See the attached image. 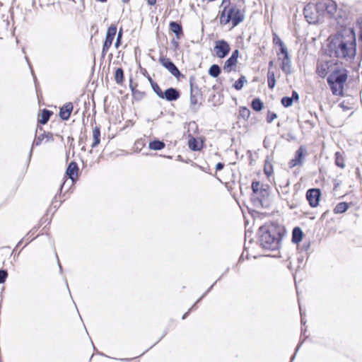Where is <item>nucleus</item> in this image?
<instances>
[{"mask_svg": "<svg viewBox=\"0 0 362 362\" xmlns=\"http://www.w3.org/2000/svg\"><path fill=\"white\" fill-rule=\"evenodd\" d=\"M337 4L333 0H320L317 4H308L303 10L304 16L309 24L320 23L325 15L334 16Z\"/></svg>", "mask_w": 362, "mask_h": 362, "instance_id": "nucleus-1", "label": "nucleus"}, {"mask_svg": "<svg viewBox=\"0 0 362 362\" xmlns=\"http://www.w3.org/2000/svg\"><path fill=\"white\" fill-rule=\"evenodd\" d=\"M284 229L278 224L271 223L259 228V243L262 248L276 251L280 248Z\"/></svg>", "mask_w": 362, "mask_h": 362, "instance_id": "nucleus-2", "label": "nucleus"}, {"mask_svg": "<svg viewBox=\"0 0 362 362\" xmlns=\"http://www.w3.org/2000/svg\"><path fill=\"white\" fill-rule=\"evenodd\" d=\"M337 59H331L318 65L317 73L321 77L327 76V83L335 95H339V65Z\"/></svg>", "mask_w": 362, "mask_h": 362, "instance_id": "nucleus-3", "label": "nucleus"}, {"mask_svg": "<svg viewBox=\"0 0 362 362\" xmlns=\"http://www.w3.org/2000/svg\"><path fill=\"white\" fill-rule=\"evenodd\" d=\"M356 54V37L354 28L341 25V57L352 59Z\"/></svg>", "mask_w": 362, "mask_h": 362, "instance_id": "nucleus-4", "label": "nucleus"}, {"mask_svg": "<svg viewBox=\"0 0 362 362\" xmlns=\"http://www.w3.org/2000/svg\"><path fill=\"white\" fill-rule=\"evenodd\" d=\"M252 200L257 206L267 209L270 205L269 186L259 181H253L252 183Z\"/></svg>", "mask_w": 362, "mask_h": 362, "instance_id": "nucleus-5", "label": "nucleus"}, {"mask_svg": "<svg viewBox=\"0 0 362 362\" xmlns=\"http://www.w3.org/2000/svg\"><path fill=\"white\" fill-rule=\"evenodd\" d=\"M339 31H337L334 36H329L327 39V45L325 49V54L332 59L339 60Z\"/></svg>", "mask_w": 362, "mask_h": 362, "instance_id": "nucleus-6", "label": "nucleus"}, {"mask_svg": "<svg viewBox=\"0 0 362 362\" xmlns=\"http://www.w3.org/2000/svg\"><path fill=\"white\" fill-rule=\"evenodd\" d=\"M190 86V109L193 112H197L199 107V100L202 99V94L200 89L194 83V79H189Z\"/></svg>", "mask_w": 362, "mask_h": 362, "instance_id": "nucleus-7", "label": "nucleus"}, {"mask_svg": "<svg viewBox=\"0 0 362 362\" xmlns=\"http://www.w3.org/2000/svg\"><path fill=\"white\" fill-rule=\"evenodd\" d=\"M214 50L217 57L223 59L229 54L230 47L227 41L225 40H219L215 42Z\"/></svg>", "mask_w": 362, "mask_h": 362, "instance_id": "nucleus-8", "label": "nucleus"}, {"mask_svg": "<svg viewBox=\"0 0 362 362\" xmlns=\"http://www.w3.org/2000/svg\"><path fill=\"white\" fill-rule=\"evenodd\" d=\"M36 134H37V130L36 131ZM43 140H45L46 142L54 141L53 134L51 132H46L45 131H43L42 133L36 134L35 139L33 141V145H32L31 148L29 152V158H30L32 156L33 146L35 145L40 146L42 144Z\"/></svg>", "mask_w": 362, "mask_h": 362, "instance_id": "nucleus-9", "label": "nucleus"}, {"mask_svg": "<svg viewBox=\"0 0 362 362\" xmlns=\"http://www.w3.org/2000/svg\"><path fill=\"white\" fill-rule=\"evenodd\" d=\"M321 192L320 189L312 188L307 191L306 199L311 207H316L319 204Z\"/></svg>", "mask_w": 362, "mask_h": 362, "instance_id": "nucleus-10", "label": "nucleus"}, {"mask_svg": "<svg viewBox=\"0 0 362 362\" xmlns=\"http://www.w3.org/2000/svg\"><path fill=\"white\" fill-rule=\"evenodd\" d=\"M356 98L351 95L346 96L344 99L341 101V108L342 109V111L344 112L350 111L348 117H350L354 112V110L356 109Z\"/></svg>", "mask_w": 362, "mask_h": 362, "instance_id": "nucleus-11", "label": "nucleus"}, {"mask_svg": "<svg viewBox=\"0 0 362 362\" xmlns=\"http://www.w3.org/2000/svg\"><path fill=\"white\" fill-rule=\"evenodd\" d=\"M159 62L175 77L178 78L180 76V71L170 59L165 57H160Z\"/></svg>", "mask_w": 362, "mask_h": 362, "instance_id": "nucleus-12", "label": "nucleus"}, {"mask_svg": "<svg viewBox=\"0 0 362 362\" xmlns=\"http://www.w3.org/2000/svg\"><path fill=\"white\" fill-rule=\"evenodd\" d=\"M228 17H230V21H231L233 27L237 26L244 20V16L241 13L240 10L235 8L231 7L228 10Z\"/></svg>", "mask_w": 362, "mask_h": 362, "instance_id": "nucleus-13", "label": "nucleus"}, {"mask_svg": "<svg viewBox=\"0 0 362 362\" xmlns=\"http://www.w3.org/2000/svg\"><path fill=\"white\" fill-rule=\"evenodd\" d=\"M356 12V9L353 6L341 4V20H351Z\"/></svg>", "mask_w": 362, "mask_h": 362, "instance_id": "nucleus-14", "label": "nucleus"}, {"mask_svg": "<svg viewBox=\"0 0 362 362\" xmlns=\"http://www.w3.org/2000/svg\"><path fill=\"white\" fill-rule=\"evenodd\" d=\"M305 154V150L303 146H300L296 152L294 158L291 159L289 162V167L291 168L297 165H303V158Z\"/></svg>", "mask_w": 362, "mask_h": 362, "instance_id": "nucleus-15", "label": "nucleus"}, {"mask_svg": "<svg viewBox=\"0 0 362 362\" xmlns=\"http://www.w3.org/2000/svg\"><path fill=\"white\" fill-rule=\"evenodd\" d=\"M180 95V92L176 88H168L163 93V98H161L171 102L177 100Z\"/></svg>", "mask_w": 362, "mask_h": 362, "instance_id": "nucleus-16", "label": "nucleus"}, {"mask_svg": "<svg viewBox=\"0 0 362 362\" xmlns=\"http://www.w3.org/2000/svg\"><path fill=\"white\" fill-rule=\"evenodd\" d=\"M73 110V104L67 103L64 104L59 110V117L62 120H68Z\"/></svg>", "mask_w": 362, "mask_h": 362, "instance_id": "nucleus-17", "label": "nucleus"}, {"mask_svg": "<svg viewBox=\"0 0 362 362\" xmlns=\"http://www.w3.org/2000/svg\"><path fill=\"white\" fill-rule=\"evenodd\" d=\"M78 167L76 162H71L66 169V175L74 182L78 177Z\"/></svg>", "mask_w": 362, "mask_h": 362, "instance_id": "nucleus-18", "label": "nucleus"}, {"mask_svg": "<svg viewBox=\"0 0 362 362\" xmlns=\"http://www.w3.org/2000/svg\"><path fill=\"white\" fill-rule=\"evenodd\" d=\"M281 69L282 71L286 74H291V59L290 56H284L281 61Z\"/></svg>", "mask_w": 362, "mask_h": 362, "instance_id": "nucleus-19", "label": "nucleus"}, {"mask_svg": "<svg viewBox=\"0 0 362 362\" xmlns=\"http://www.w3.org/2000/svg\"><path fill=\"white\" fill-rule=\"evenodd\" d=\"M170 30L175 33L176 37L180 39L183 34L182 27L181 24L176 21H171L169 25Z\"/></svg>", "mask_w": 362, "mask_h": 362, "instance_id": "nucleus-20", "label": "nucleus"}, {"mask_svg": "<svg viewBox=\"0 0 362 362\" xmlns=\"http://www.w3.org/2000/svg\"><path fill=\"white\" fill-rule=\"evenodd\" d=\"M116 33H117V26L115 24H112L107 28L105 42L112 45Z\"/></svg>", "mask_w": 362, "mask_h": 362, "instance_id": "nucleus-21", "label": "nucleus"}, {"mask_svg": "<svg viewBox=\"0 0 362 362\" xmlns=\"http://www.w3.org/2000/svg\"><path fill=\"white\" fill-rule=\"evenodd\" d=\"M303 231L299 227H295L292 231V242L293 243H298L302 240Z\"/></svg>", "mask_w": 362, "mask_h": 362, "instance_id": "nucleus-22", "label": "nucleus"}, {"mask_svg": "<svg viewBox=\"0 0 362 362\" xmlns=\"http://www.w3.org/2000/svg\"><path fill=\"white\" fill-rule=\"evenodd\" d=\"M165 146V144L163 141L158 140V139H154L151 141L148 144V148L151 150L154 151H160L164 148Z\"/></svg>", "mask_w": 362, "mask_h": 362, "instance_id": "nucleus-23", "label": "nucleus"}, {"mask_svg": "<svg viewBox=\"0 0 362 362\" xmlns=\"http://www.w3.org/2000/svg\"><path fill=\"white\" fill-rule=\"evenodd\" d=\"M93 142L91 147L93 148L96 147L100 142V130L98 127H95L93 130Z\"/></svg>", "mask_w": 362, "mask_h": 362, "instance_id": "nucleus-24", "label": "nucleus"}, {"mask_svg": "<svg viewBox=\"0 0 362 362\" xmlns=\"http://www.w3.org/2000/svg\"><path fill=\"white\" fill-rule=\"evenodd\" d=\"M238 61L235 59H233L232 58L229 57L224 64L223 66V70L226 73H230L233 68L235 67L237 64Z\"/></svg>", "mask_w": 362, "mask_h": 362, "instance_id": "nucleus-25", "label": "nucleus"}, {"mask_svg": "<svg viewBox=\"0 0 362 362\" xmlns=\"http://www.w3.org/2000/svg\"><path fill=\"white\" fill-rule=\"evenodd\" d=\"M52 115V112L47 109H44L40 114L39 122L42 124H45L49 121Z\"/></svg>", "mask_w": 362, "mask_h": 362, "instance_id": "nucleus-26", "label": "nucleus"}, {"mask_svg": "<svg viewBox=\"0 0 362 362\" xmlns=\"http://www.w3.org/2000/svg\"><path fill=\"white\" fill-rule=\"evenodd\" d=\"M267 81H268V87L270 89H273L276 85V79H275L274 72L272 70H268Z\"/></svg>", "mask_w": 362, "mask_h": 362, "instance_id": "nucleus-27", "label": "nucleus"}, {"mask_svg": "<svg viewBox=\"0 0 362 362\" xmlns=\"http://www.w3.org/2000/svg\"><path fill=\"white\" fill-rule=\"evenodd\" d=\"M347 80V71L346 69H341L340 83H341V98L344 97V84Z\"/></svg>", "mask_w": 362, "mask_h": 362, "instance_id": "nucleus-28", "label": "nucleus"}, {"mask_svg": "<svg viewBox=\"0 0 362 362\" xmlns=\"http://www.w3.org/2000/svg\"><path fill=\"white\" fill-rule=\"evenodd\" d=\"M148 81L151 83V88L153 90V91L155 92V93L160 98H163V91L161 90V88L159 87V86L158 85L157 83L154 82L151 78L149 76L148 77Z\"/></svg>", "mask_w": 362, "mask_h": 362, "instance_id": "nucleus-29", "label": "nucleus"}, {"mask_svg": "<svg viewBox=\"0 0 362 362\" xmlns=\"http://www.w3.org/2000/svg\"><path fill=\"white\" fill-rule=\"evenodd\" d=\"M221 74V68L217 64H213L210 66L209 69V74L213 77L216 78Z\"/></svg>", "mask_w": 362, "mask_h": 362, "instance_id": "nucleus-30", "label": "nucleus"}, {"mask_svg": "<svg viewBox=\"0 0 362 362\" xmlns=\"http://www.w3.org/2000/svg\"><path fill=\"white\" fill-rule=\"evenodd\" d=\"M251 106L255 111L259 112L262 110L264 105L262 100L259 98H256L252 100Z\"/></svg>", "mask_w": 362, "mask_h": 362, "instance_id": "nucleus-31", "label": "nucleus"}, {"mask_svg": "<svg viewBox=\"0 0 362 362\" xmlns=\"http://www.w3.org/2000/svg\"><path fill=\"white\" fill-rule=\"evenodd\" d=\"M115 80L117 84H121L124 80V71L122 68H117L115 74Z\"/></svg>", "mask_w": 362, "mask_h": 362, "instance_id": "nucleus-32", "label": "nucleus"}, {"mask_svg": "<svg viewBox=\"0 0 362 362\" xmlns=\"http://www.w3.org/2000/svg\"><path fill=\"white\" fill-rule=\"evenodd\" d=\"M247 82L245 76H241L233 85V87L238 90H240L244 86V84Z\"/></svg>", "mask_w": 362, "mask_h": 362, "instance_id": "nucleus-33", "label": "nucleus"}, {"mask_svg": "<svg viewBox=\"0 0 362 362\" xmlns=\"http://www.w3.org/2000/svg\"><path fill=\"white\" fill-rule=\"evenodd\" d=\"M216 283V281H215V283L214 284H212L209 288V289L197 300V302L192 305V308H190L189 309V310L185 313L182 317V320H185L187 316L188 315V314L189 313V312L192 310V309L196 305L197 303H198L206 294L208 292H209L211 291V289L213 288L214 285Z\"/></svg>", "mask_w": 362, "mask_h": 362, "instance_id": "nucleus-34", "label": "nucleus"}, {"mask_svg": "<svg viewBox=\"0 0 362 362\" xmlns=\"http://www.w3.org/2000/svg\"><path fill=\"white\" fill-rule=\"evenodd\" d=\"M226 9L227 6H225L224 9L223 10L220 15V23L223 25H226L230 22V17H228V13H227V15L226 14Z\"/></svg>", "mask_w": 362, "mask_h": 362, "instance_id": "nucleus-35", "label": "nucleus"}, {"mask_svg": "<svg viewBox=\"0 0 362 362\" xmlns=\"http://www.w3.org/2000/svg\"><path fill=\"white\" fill-rule=\"evenodd\" d=\"M293 102L294 101L293 100V98H291V97L286 96L281 98V104L285 107H288L291 106Z\"/></svg>", "mask_w": 362, "mask_h": 362, "instance_id": "nucleus-36", "label": "nucleus"}, {"mask_svg": "<svg viewBox=\"0 0 362 362\" xmlns=\"http://www.w3.org/2000/svg\"><path fill=\"white\" fill-rule=\"evenodd\" d=\"M356 28L359 30L358 39L359 40H362V17H359L357 18Z\"/></svg>", "mask_w": 362, "mask_h": 362, "instance_id": "nucleus-37", "label": "nucleus"}, {"mask_svg": "<svg viewBox=\"0 0 362 362\" xmlns=\"http://www.w3.org/2000/svg\"><path fill=\"white\" fill-rule=\"evenodd\" d=\"M188 144L189 148L192 151H197L199 149L198 147V142L194 138L189 139Z\"/></svg>", "mask_w": 362, "mask_h": 362, "instance_id": "nucleus-38", "label": "nucleus"}, {"mask_svg": "<svg viewBox=\"0 0 362 362\" xmlns=\"http://www.w3.org/2000/svg\"><path fill=\"white\" fill-rule=\"evenodd\" d=\"M240 115L243 118H248L250 115V111L246 107H243L240 110Z\"/></svg>", "mask_w": 362, "mask_h": 362, "instance_id": "nucleus-39", "label": "nucleus"}, {"mask_svg": "<svg viewBox=\"0 0 362 362\" xmlns=\"http://www.w3.org/2000/svg\"><path fill=\"white\" fill-rule=\"evenodd\" d=\"M122 38V28H121L117 33L116 42L115 43V48H118L120 46Z\"/></svg>", "mask_w": 362, "mask_h": 362, "instance_id": "nucleus-40", "label": "nucleus"}, {"mask_svg": "<svg viewBox=\"0 0 362 362\" xmlns=\"http://www.w3.org/2000/svg\"><path fill=\"white\" fill-rule=\"evenodd\" d=\"M7 276V271L6 269H0V284L6 281Z\"/></svg>", "mask_w": 362, "mask_h": 362, "instance_id": "nucleus-41", "label": "nucleus"}, {"mask_svg": "<svg viewBox=\"0 0 362 362\" xmlns=\"http://www.w3.org/2000/svg\"><path fill=\"white\" fill-rule=\"evenodd\" d=\"M273 42L274 45H279V47L285 45L281 40V38L276 33H274Z\"/></svg>", "mask_w": 362, "mask_h": 362, "instance_id": "nucleus-42", "label": "nucleus"}, {"mask_svg": "<svg viewBox=\"0 0 362 362\" xmlns=\"http://www.w3.org/2000/svg\"><path fill=\"white\" fill-rule=\"evenodd\" d=\"M276 117H277V115L276 113L272 112L271 111H268L267 116V122L268 123H271Z\"/></svg>", "mask_w": 362, "mask_h": 362, "instance_id": "nucleus-43", "label": "nucleus"}, {"mask_svg": "<svg viewBox=\"0 0 362 362\" xmlns=\"http://www.w3.org/2000/svg\"><path fill=\"white\" fill-rule=\"evenodd\" d=\"M349 208V203L346 202H341V214L346 212Z\"/></svg>", "mask_w": 362, "mask_h": 362, "instance_id": "nucleus-44", "label": "nucleus"}, {"mask_svg": "<svg viewBox=\"0 0 362 362\" xmlns=\"http://www.w3.org/2000/svg\"><path fill=\"white\" fill-rule=\"evenodd\" d=\"M280 52L284 56H289L288 49L285 45L280 47Z\"/></svg>", "mask_w": 362, "mask_h": 362, "instance_id": "nucleus-45", "label": "nucleus"}, {"mask_svg": "<svg viewBox=\"0 0 362 362\" xmlns=\"http://www.w3.org/2000/svg\"><path fill=\"white\" fill-rule=\"evenodd\" d=\"M238 56H239V51H238V49H235L232 52L230 57L232 58L233 59H235L236 61H238Z\"/></svg>", "mask_w": 362, "mask_h": 362, "instance_id": "nucleus-46", "label": "nucleus"}, {"mask_svg": "<svg viewBox=\"0 0 362 362\" xmlns=\"http://www.w3.org/2000/svg\"><path fill=\"white\" fill-rule=\"evenodd\" d=\"M310 242H307V243L305 242V243H303V244L301 247V250L307 252L308 250V249L310 248Z\"/></svg>", "mask_w": 362, "mask_h": 362, "instance_id": "nucleus-47", "label": "nucleus"}, {"mask_svg": "<svg viewBox=\"0 0 362 362\" xmlns=\"http://www.w3.org/2000/svg\"><path fill=\"white\" fill-rule=\"evenodd\" d=\"M291 98H293V101H298V100L299 95H298V93L296 90H293L292 92Z\"/></svg>", "mask_w": 362, "mask_h": 362, "instance_id": "nucleus-48", "label": "nucleus"}, {"mask_svg": "<svg viewBox=\"0 0 362 362\" xmlns=\"http://www.w3.org/2000/svg\"><path fill=\"white\" fill-rule=\"evenodd\" d=\"M335 163L337 166H339V163H340V161H339V152H336L335 153Z\"/></svg>", "mask_w": 362, "mask_h": 362, "instance_id": "nucleus-49", "label": "nucleus"}, {"mask_svg": "<svg viewBox=\"0 0 362 362\" xmlns=\"http://www.w3.org/2000/svg\"><path fill=\"white\" fill-rule=\"evenodd\" d=\"M224 168V164L223 163H218L216 165V170H221Z\"/></svg>", "mask_w": 362, "mask_h": 362, "instance_id": "nucleus-50", "label": "nucleus"}, {"mask_svg": "<svg viewBox=\"0 0 362 362\" xmlns=\"http://www.w3.org/2000/svg\"><path fill=\"white\" fill-rule=\"evenodd\" d=\"M299 348H300V344H298L296 349V351H295V353L292 356L291 358V361L290 362H293L295 359V357H296V353L299 350Z\"/></svg>", "mask_w": 362, "mask_h": 362, "instance_id": "nucleus-51", "label": "nucleus"}, {"mask_svg": "<svg viewBox=\"0 0 362 362\" xmlns=\"http://www.w3.org/2000/svg\"><path fill=\"white\" fill-rule=\"evenodd\" d=\"M111 45H112L111 44H109L107 42H104L103 47L105 49H105H108L109 50V49L111 47Z\"/></svg>", "mask_w": 362, "mask_h": 362, "instance_id": "nucleus-52", "label": "nucleus"}, {"mask_svg": "<svg viewBox=\"0 0 362 362\" xmlns=\"http://www.w3.org/2000/svg\"><path fill=\"white\" fill-rule=\"evenodd\" d=\"M148 5L153 6L156 3V0H146Z\"/></svg>", "mask_w": 362, "mask_h": 362, "instance_id": "nucleus-53", "label": "nucleus"}, {"mask_svg": "<svg viewBox=\"0 0 362 362\" xmlns=\"http://www.w3.org/2000/svg\"><path fill=\"white\" fill-rule=\"evenodd\" d=\"M335 214H339V204H337L334 209Z\"/></svg>", "mask_w": 362, "mask_h": 362, "instance_id": "nucleus-54", "label": "nucleus"}, {"mask_svg": "<svg viewBox=\"0 0 362 362\" xmlns=\"http://www.w3.org/2000/svg\"><path fill=\"white\" fill-rule=\"evenodd\" d=\"M273 65H274V62L273 61H269V69L268 70H272V69L273 67Z\"/></svg>", "mask_w": 362, "mask_h": 362, "instance_id": "nucleus-55", "label": "nucleus"}, {"mask_svg": "<svg viewBox=\"0 0 362 362\" xmlns=\"http://www.w3.org/2000/svg\"><path fill=\"white\" fill-rule=\"evenodd\" d=\"M108 49H105L103 47V49H102V56L104 57L105 55L106 54V53L107 52Z\"/></svg>", "mask_w": 362, "mask_h": 362, "instance_id": "nucleus-56", "label": "nucleus"}, {"mask_svg": "<svg viewBox=\"0 0 362 362\" xmlns=\"http://www.w3.org/2000/svg\"><path fill=\"white\" fill-rule=\"evenodd\" d=\"M130 88L132 89V91L133 94H134V93H135L134 88L132 86V84H130Z\"/></svg>", "mask_w": 362, "mask_h": 362, "instance_id": "nucleus-57", "label": "nucleus"}, {"mask_svg": "<svg viewBox=\"0 0 362 362\" xmlns=\"http://www.w3.org/2000/svg\"><path fill=\"white\" fill-rule=\"evenodd\" d=\"M345 167V164L341 161V169L344 168Z\"/></svg>", "mask_w": 362, "mask_h": 362, "instance_id": "nucleus-58", "label": "nucleus"}, {"mask_svg": "<svg viewBox=\"0 0 362 362\" xmlns=\"http://www.w3.org/2000/svg\"><path fill=\"white\" fill-rule=\"evenodd\" d=\"M130 0H122L123 3H128Z\"/></svg>", "mask_w": 362, "mask_h": 362, "instance_id": "nucleus-59", "label": "nucleus"}, {"mask_svg": "<svg viewBox=\"0 0 362 362\" xmlns=\"http://www.w3.org/2000/svg\"><path fill=\"white\" fill-rule=\"evenodd\" d=\"M98 1H100V2H106L107 0H97Z\"/></svg>", "mask_w": 362, "mask_h": 362, "instance_id": "nucleus-60", "label": "nucleus"}, {"mask_svg": "<svg viewBox=\"0 0 362 362\" xmlns=\"http://www.w3.org/2000/svg\"><path fill=\"white\" fill-rule=\"evenodd\" d=\"M58 264H59V269H60V270H62V266H61V264H60V263H59V261H58Z\"/></svg>", "mask_w": 362, "mask_h": 362, "instance_id": "nucleus-61", "label": "nucleus"}, {"mask_svg": "<svg viewBox=\"0 0 362 362\" xmlns=\"http://www.w3.org/2000/svg\"><path fill=\"white\" fill-rule=\"evenodd\" d=\"M81 150H82V151H86V148H85V146H83V147L81 148Z\"/></svg>", "mask_w": 362, "mask_h": 362, "instance_id": "nucleus-62", "label": "nucleus"}, {"mask_svg": "<svg viewBox=\"0 0 362 362\" xmlns=\"http://www.w3.org/2000/svg\"><path fill=\"white\" fill-rule=\"evenodd\" d=\"M300 314H301V321L303 322V318L302 313Z\"/></svg>", "mask_w": 362, "mask_h": 362, "instance_id": "nucleus-63", "label": "nucleus"}, {"mask_svg": "<svg viewBox=\"0 0 362 362\" xmlns=\"http://www.w3.org/2000/svg\"><path fill=\"white\" fill-rule=\"evenodd\" d=\"M337 186H338V184L335 185L334 188H337Z\"/></svg>", "mask_w": 362, "mask_h": 362, "instance_id": "nucleus-64", "label": "nucleus"}]
</instances>
